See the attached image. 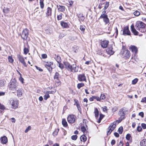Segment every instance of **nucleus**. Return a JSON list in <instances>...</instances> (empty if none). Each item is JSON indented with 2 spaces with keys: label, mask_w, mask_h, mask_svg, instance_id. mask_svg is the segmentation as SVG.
<instances>
[{
  "label": "nucleus",
  "mask_w": 146,
  "mask_h": 146,
  "mask_svg": "<svg viewBox=\"0 0 146 146\" xmlns=\"http://www.w3.org/2000/svg\"><path fill=\"white\" fill-rule=\"evenodd\" d=\"M93 98H94V99H96L97 100L100 101V98L99 97H97L96 96H93Z\"/></svg>",
  "instance_id": "nucleus-55"
},
{
  "label": "nucleus",
  "mask_w": 146,
  "mask_h": 146,
  "mask_svg": "<svg viewBox=\"0 0 146 146\" xmlns=\"http://www.w3.org/2000/svg\"><path fill=\"white\" fill-rule=\"evenodd\" d=\"M47 56L46 54H43L42 55V57L43 58H47Z\"/></svg>",
  "instance_id": "nucleus-58"
},
{
  "label": "nucleus",
  "mask_w": 146,
  "mask_h": 146,
  "mask_svg": "<svg viewBox=\"0 0 146 146\" xmlns=\"http://www.w3.org/2000/svg\"><path fill=\"white\" fill-rule=\"evenodd\" d=\"M78 79L80 82H86V78L84 74H79L78 76Z\"/></svg>",
  "instance_id": "nucleus-11"
},
{
  "label": "nucleus",
  "mask_w": 146,
  "mask_h": 146,
  "mask_svg": "<svg viewBox=\"0 0 146 146\" xmlns=\"http://www.w3.org/2000/svg\"><path fill=\"white\" fill-rule=\"evenodd\" d=\"M123 35H130V32L128 27H126L124 28L123 31Z\"/></svg>",
  "instance_id": "nucleus-12"
},
{
  "label": "nucleus",
  "mask_w": 146,
  "mask_h": 146,
  "mask_svg": "<svg viewBox=\"0 0 146 146\" xmlns=\"http://www.w3.org/2000/svg\"><path fill=\"white\" fill-rule=\"evenodd\" d=\"M109 5V2L106 1L104 7V11L102 12V14L101 15V18L103 19V21L105 23V24H108L109 23V19L108 18V15L106 14V12L105 11V9L108 8Z\"/></svg>",
  "instance_id": "nucleus-2"
},
{
  "label": "nucleus",
  "mask_w": 146,
  "mask_h": 146,
  "mask_svg": "<svg viewBox=\"0 0 146 146\" xmlns=\"http://www.w3.org/2000/svg\"><path fill=\"white\" fill-rule=\"evenodd\" d=\"M59 131V129H55L53 133V136H56L58 134V133Z\"/></svg>",
  "instance_id": "nucleus-30"
},
{
  "label": "nucleus",
  "mask_w": 146,
  "mask_h": 146,
  "mask_svg": "<svg viewBox=\"0 0 146 146\" xmlns=\"http://www.w3.org/2000/svg\"><path fill=\"white\" fill-rule=\"evenodd\" d=\"M17 86L16 80L15 79H13L9 85V89L12 91H16Z\"/></svg>",
  "instance_id": "nucleus-4"
},
{
  "label": "nucleus",
  "mask_w": 146,
  "mask_h": 146,
  "mask_svg": "<svg viewBox=\"0 0 146 146\" xmlns=\"http://www.w3.org/2000/svg\"><path fill=\"white\" fill-rule=\"evenodd\" d=\"M141 125L143 129H145L146 128V124H145L143 123H142L141 124Z\"/></svg>",
  "instance_id": "nucleus-56"
},
{
  "label": "nucleus",
  "mask_w": 146,
  "mask_h": 146,
  "mask_svg": "<svg viewBox=\"0 0 146 146\" xmlns=\"http://www.w3.org/2000/svg\"><path fill=\"white\" fill-rule=\"evenodd\" d=\"M123 127H120L118 129V131L119 132V133L121 134L123 132Z\"/></svg>",
  "instance_id": "nucleus-37"
},
{
  "label": "nucleus",
  "mask_w": 146,
  "mask_h": 146,
  "mask_svg": "<svg viewBox=\"0 0 146 146\" xmlns=\"http://www.w3.org/2000/svg\"><path fill=\"white\" fill-rule=\"evenodd\" d=\"M146 25L142 22L137 21L135 25L137 30L142 33H144L146 31Z\"/></svg>",
  "instance_id": "nucleus-3"
},
{
  "label": "nucleus",
  "mask_w": 146,
  "mask_h": 146,
  "mask_svg": "<svg viewBox=\"0 0 146 146\" xmlns=\"http://www.w3.org/2000/svg\"><path fill=\"white\" fill-rule=\"evenodd\" d=\"M133 14L135 15L138 16L140 15V13L138 11H136L134 12Z\"/></svg>",
  "instance_id": "nucleus-35"
},
{
  "label": "nucleus",
  "mask_w": 146,
  "mask_h": 146,
  "mask_svg": "<svg viewBox=\"0 0 146 146\" xmlns=\"http://www.w3.org/2000/svg\"><path fill=\"white\" fill-rule=\"evenodd\" d=\"M139 115L141 116V117H143L144 113H143V112H140L139 113Z\"/></svg>",
  "instance_id": "nucleus-60"
},
{
  "label": "nucleus",
  "mask_w": 146,
  "mask_h": 146,
  "mask_svg": "<svg viewBox=\"0 0 146 146\" xmlns=\"http://www.w3.org/2000/svg\"><path fill=\"white\" fill-rule=\"evenodd\" d=\"M81 131L84 133L86 131V129L84 126H83L81 127Z\"/></svg>",
  "instance_id": "nucleus-46"
},
{
  "label": "nucleus",
  "mask_w": 146,
  "mask_h": 146,
  "mask_svg": "<svg viewBox=\"0 0 146 146\" xmlns=\"http://www.w3.org/2000/svg\"><path fill=\"white\" fill-rule=\"evenodd\" d=\"M54 58L58 63L60 62L61 61V59L60 57L58 55H55Z\"/></svg>",
  "instance_id": "nucleus-23"
},
{
  "label": "nucleus",
  "mask_w": 146,
  "mask_h": 146,
  "mask_svg": "<svg viewBox=\"0 0 146 146\" xmlns=\"http://www.w3.org/2000/svg\"><path fill=\"white\" fill-rule=\"evenodd\" d=\"M115 141L113 139L112 140L111 142V144L112 145H113L115 143Z\"/></svg>",
  "instance_id": "nucleus-62"
},
{
  "label": "nucleus",
  "mask_w": 146,
  "mask_h": 146,
  "mask_svg": "<svg viewBox=\"0 0 146 146\" xmlns=\"http://www.w3.org/2000/svg\"><path fill=\"white\" fill-rule=\"evenodd\" d=\"M47 10V12L46 13L47 17L51 16L52 15V9L50 7H48Z\"/></svg>",
  "instance_id": "nucleus-18"
},
{
  "label": "nucleus",
  "mask_w": 146,
  "mask_h": 146,
  "mask_svg": "<svg viewBox=\"0 0 146 146\" xmlns=\"http://www.w3.org/2000/svg\"><path fill=\"white\" fill-rule=\"evenodd\" d=\"M94 113H95L96 118L97 119L98 118L99 115V111L97 108H95Z\"/></svg>",
  "instance_id": "nucleus-22"
},
{
  "label": "nucleus",
  "mask_w": 146,
  "mask_h": 146,
  "mask_svg": "<svg viewBox=\"0 0 146 146\" xmlns=\"http://www.w3.org/2000/svg\"><path fill=\"white\" fill-rule=\"evenodd\" d=\"M61 25L62 27L64 28H68L69 27L68 24L63 21L61 22Z\"/></svg>",
  "instance_id": "nucleus-21"
},
{
  "label": "nucleus",
  "mask_w": 146,
  "mask_h": 146,
  "mask_svg": "<svg viewBox=\"0 0 146 146\" xmlns=\"http://www.w3.org/2000/svg\"><path fill=\"white\" fill-rule=\"evenodd\" d=\"M117 108L116 107H114L112 108V111L113 112H115L117 110Z\"/></svg>",
  "instance_id": "nucleus-53"
},
{
  "label": "nucleus",
  "mask_w": 146,
  "mask_h": 146,
  "mask_svg": "<svg viewBox=\"0 0 146 146\" xmlns=\"http://www.w3.org/2000/svg\"><path fill=\"white\" fill-rule=\"evenodd\" d=\"M129 50L135 54H136L137 52V47L134 45H131L129 47Z\"/></svg>",
  "instance_id": "nucleus-15"
},
{
  "label": "nucleus",
  "mask_w": 146,
  "mask_h": 146,
  "mask_svg": "<svg viewBox=\"0 0 146 146\" xmlns=\"http://www.w3.org/2000/svg\"><path fill=\"white\" fill-rule=\"evenodd\" d=\"M59 74L57 72H56L54 76V79H56L57 80H58L59 78Z\"/></svg>",
  "instance_id": "nucleus-31"
},
{
  "label": "nucleus",
  "mask_w": 146,
  "mask_h": 146,
  "mask_svg": "<svg viewBox=\"0 0 146 146\" xmlns=\"http://www.w3.org/2000/svg\"><path fill=\"white\" fill-rule=\"evenodd\" d=\"M64 65L65 66L66 68L68 70L70 71L71 69L72 65H70L68 62H64Z\"/></svg>",
  "instance_id": "nucleus-17"
},
{
  "label": "nucleus",
  "mask_w": 146,
  "mask_h": 146,
  "mask_svg": "<svg viewBox=\"0 0 146 146\" xmlns=\"http://www.w3.org/2000/svg\"><path fill=\"white\" fill-rule=\"evenodd\" d=\"M77 138V136L76 135H73L71 137L72 139L74 140L76 139Z\"/></svg>",
  "instance_id": "nucleus-45"
},
{
  "label": "nucleus",
  "mask_w": 146,
  "mask_h": 146,
  "mask_svg": "<svg viewBox=\"0 0 146 146\" xmlns=\"http://www.w3.org/2000/svg\"><path fill=\"white\" fill-rule=\"evenodd\" d=\"M3 11L4 13H7L9 12V8H7L5 9H3Z\"/></svg>",
  "instance_id": "nucleus-50"
},
{
  "label": "nucleus",
  "mask_w": 146,
  "mask_h": 146,
  "mask_svg": "<svg viewBox=\"0 0 146 146\" xmlns=\"http://www.w3.org/2000/svg\"><path fill=\"white\" fill-rule=\"evenodd\" d=\"M50 97L49 95L48 94H45L44 96V98L45 100H46L47 99Z\"/></svg>",
  "instance_id": "nucleus-40"
},
{
  "label": "nucleus",
  "mask_w": 146,
  "mask_h": 146,
  "mask_svg": "<svg viewBox=\"0 0 146 146\" xmlns=\"http://www.w3.org/2000/svg\"><path fill=\"white\" fill-rule=\"evenodd\" d=\"M19 80L23 84L24 83V79L22 77V76H20L19 78Z\"/></svg>",
  "instance_id": "nucleus-47"
},
{
  "label": "nucleus",
  "mask_w": 146,
  "mask_h": 146,
  "mask_svg": "<svg viewBox=\"0 0 146 146\" xmlns=\"http://www.w3.org/2000/svg\"><path fill=\"white\" fill-rule=\"evenodd\" d=\"M131 31L132 33L134 35H138V32L136 30L134 27V26L132 25L131 26Z\"/></svg>",
  "instance_id": "nucleus-20"
},
{
  "label": "nucleus",
  "mask_w": 146,
  "mask_h": 146,
  "mask_svg": "<svg viewBox=\"0 0 146 146\" xmlns=\"http://www.w3.org/2000/svg\"><path fill=\"white\" fill-rule=\"evenodd\" d=\"M131 137L130 135L129 134H127L126 136V138L127 139L129 140H130Z\"/></svg>",
  "instance_id": "nucleus-44"
},
{
  "label": "nucleus",
  "mask_w": 146,
  "mask_h": 146,
  "mask_svg": "<svg viewBox=\"0 0 146 146\" xmlns=\"http://www.w3.org/2000/svg\"><path fill=\"white\" fill-rule=\"evenodd\" d=\"M17 58L19 59V60L25 66H27V65L25 62V61L23 57L21 56L18 55L17 56Z\"/></svg>",
  "instance_id": "nucleus-13"
},
{
  "label": "nucleus",
  "mask_w": 146,
  "mask_h": 146,
  "mask_svg": "<svg viewBox=\"0 0 146 146\" xmlns=\"http://www.w3.org/2000/svg\"><path fill=\"white\" fill-rule=\"evenodd\" d=\"M80 140L84 142L87 140V137L84 135H82L80 137Z\"/></svg>",
  "instance_id": "nucleus-26"
},
{
  "label": "nucleus",
  "mask_w": 146,
  "mask_h": 146,
  "mask_svg": "<svg viewBox=\"0 0 146 146\" xmlns=\"http://www.w3.org/2000/svg\"><path fill=\"white\" fill-rule=\"evenodd\" d=\"M125 111V109L123 108H121L119 110L118 113V114L120 116L119 120L114 121L111 124L110 126L108 128V131L107 132V135L110 134L112 131L115 128L116 124L117 121H118V123H119L125 118V114L124 113Z\"/></svg>",
  "instance_id": "nucleus-1"
},
{
  "label": "nucleus",
  "mask_w": 146,
  "mask_h": 146,
  "mask_svg": "<svg viewBox=\"0 0 146 146\" xmlns=\"http://www.w3.org/2000/svg\"><path fill=\"white\" fill-rule=\"evenodd\" d=\"M31 126H29L25 129V132L26 133H27L29 130H31Z\"/></svg>",
  "instance_id": "nucleus-42"
},
{
  "label": "nucleus",
  "mask_w": 146,
  "mask_h": 146,
  "mask_svg": "<svg viewBox=\"0 0 146 146\" xmlns=\"http://www.w3.org/2000/svg\"><path fill=\"white\" fill-rule=\"evenodd\" d=\"M142 129L141 127V126H138L137 127V130L139 131H141Z\"/></svg>",
  "instance_id": "nucleus-59"
},
{
  "label": "nucleus",
  "mask_w": 146,
  "mask_h": 146,
  "mask_svg": "<svg viewBox=\"0 0 146 146\" xmlns=\"http://www.w3.org/2000/svg\"><path fill=\"white\" fill-rule=\"evenodd\" d=\"M29 31L27 29H25L23 30L21 35V37L24 40H26L28 36Z\"/></svg>",
  "instance_id": "nucleus-9"
},
{
  "label": "nucleus",
  "mask_w": 146,
  "mask_h": 146,
  "mask_svg": "<svg viewBox=\"0 0 146 146\" xmlns=\"http://www.w3.org/2000/svg\"><path fill=\"white\" fill-rule=\"evenodd\" d=\"M71 69L70 72H77L78 70V67L75 64H73L72 65Z\"/></svg>",
  "instance_id": "nucleus-14"
},
{
  "label": "nucleus",
  "mask_w": 146,
  "mask_h": 146,
  "mask_svg": "<svg viewBox=\"0 0 146 146\" xmlns=\"http://www.w3.org/2000/svg\"><path fill=\"white\" fill-rule=\"evenodd\" d=\"M106 99V96L104 94H101V100H104Z\"/></svg>",
  "instance_id": "nucleus-48"
},
{
  "label": "nucleus",
  "mask_w": 146,
  "mask_h": 146,
  "mask_svg": "<svg viewBox=\"0 0 146 146\" xmlns=\"http://www.w3.org/2000/svg\"><path fill=\"white\" fill-rule=\"evenodd\" d=\"M76 117L74 115H69L67 118V120L69 123H74L75 121Z\"/></svg>",
  "instance_id": "nucleus-8"
},
{
  "label": "nucleus",
  "mask_w": 146,
  "mask_h": 146,
  "mask_svg": "<svg viewBox=\"0 0 146 146\" xmlns=\"http://www.w3.org/2000/svg\"><path fill=\"white\" fill-rule=\"evenodd\" d=\"M17 95L19 97L21 96L22 94V90H17Z\"/></svg>",
  "instance_id": "nucleus-32"
},
{
  "label": "nucleus",
  "mask_w": 146,
  "mask_h": 146,
  "mask_svg": "<svg viewBox=\"0 0 146 146\" xmlns=\"http://www.w3.org/2000/svg\"><path fill=\"white\" fill-rule=\"evenodd\" d=\"M109 43V42L107 40H104L101 42V46L104 48H106Z\"/></svg>",
  "instance_id": "nucleus-16"
},
{
  "label": "nucleus",
  "mask_w": 146,
  "mask_h": 146,
  "mask_svg": "<svg viewBox=\"0 0 146 146\" xmlns=\"http://www.w3.org/2000/svg\"><path fill=\"white\" fill-rule=\"evenodd\" d=\"M138 79L136 78L132 81V84H135L138 82Z\"/></svg>",
  "instance_id": "nucleus-34"
},
{
  "label": "nucleus",
  "mask_w": 146,
  "mask_h": 146,
  "mask_svg": "<svg viewBox=\"0 0 146 146\" xmlns=\"http://www.w3.org/2000/svg\"><path fill=\"white\" fill-rule=\"evenodd\" d=\"M0 109L4 110L5 109V108L4 105L0 104Z\"/></svg>",
  "instance_id": "nucleus-51"
},
{
  "label": "nucleus",
  "mask_w": 146,
  "mask_h": 146,
  "mask_svg": "<svg viewBox=\"0 0 146 146\" xmlns=\"http://www.w3.org/2000/svg\"><path fill=\"white\" fill-rule=\"evenodd\" d=\"M85 26L83 25H81L80 26V29L82 31V33H84L85 29Z\"/></svg>",
  "instance_id": "nucleus-29"
},
{
  "label": "nucleus",
  "mask_w": 146,
  "mask_h": 146,
  "mask_svg": "<svg viewBox=\"0 0 146 146\" xmlns=\"http://www.w3.org/2000/svg\"><path fill=\"white\" fill-rule=\"evenodd\" d=\"M62 123L63 125L65 127H66L67 126V122L64 119H62Z\"/></svg>",
  "instance_id": "nucleus-28"
},
{
  "label": "nucleus",
  "mask_w": 146,
  "mask_h": 146,
  "mask_svg": "<svg viewBox=\"0 0 146 146\" xmlns=\"http://www.w3.org/2000/svg\"><path fill=\"white\" fill-rule=\"evenodd\" d=\"M76 15L78 17L79 19L81 17L83 16V14L82 13H80L78 14L77 13Z\"/></svg>",
  "instance_id": "nucleus-49"
},
{
  "label": "nucleus",
  "mask_w": 146,
  "mask_h": 146,
  "mask_svg": "<svg viewBox=\"0 0 146 146\" xmlns=\"http://www.w3.org/2000/svg\"><path fill=\"white\" fill-rule=\"evenodd\" d=\"M8 58L9 62H10V63L13 62V60L12 57H11V56H9L8 57Z\"/></svg>",
  "instance_id": "nucleus-39"
},
{
  "label": "nucleus",
  "mask_w": 146,
  "mask_h": 146,
  "mask_svg": "<svg viewBox=\"0 0 146 146\" xmlns=\"http://www.w3.org/2000/svg\"><path fill=\"white\" fill-rule=\"evenodd\" d=\"M114 53V52L113 50L112 47L111 46H110L106 49L105 53L104 54L102 53L101 55H102L104 57H105L106 56V54L111 55L113 54Z\"/></svg>",
  "instance_id": "nucleus-6"
},
{
  "label": "nucleus",
  "mask_w": 146,
  "mask_h": 146,
  "mask_svg": "<svg viewBox=\"0 0 146 146\" xmlns=\"http://www.w3.org/2000/svg\"><path fill=\"white\" fill-rule=\"evenodd\" d=\"M1 143L2 144H6L7 142V138L5 136L1 137Z\"/></svg>",
  "instance_id": "nucleus-19"
},
{
  "label": "nucleus",
  "mask_w": 146,
  "mask_h": 146,
  "mask_svg": "<svg viewBox=\"0 0 146 146\" xmlns=\"http://www.w3.org/2000/svg\"><path fill=\"white\" fill-rule=\"evenodd\" d=\"M121 52H122V55L125 57H126L127 58H129L131 54L130 52L126 49H122Z\"/></svg>",
  "instance_id": "nucleus-7"
},
{
  "label": "nucleus",
  "mask_w": 146,
  "mask_h": 146,
  "mask_svg": "<svg viewBox=\"0 0 146 146\" xmlns=\"http://www.w3.org/2000/svg\"><path fill=\"white\" fill-rule=\"evenodd\" d=\"M141 146H146V139H144L141 140L140 142Z\"/></svg>",
  "instance_id": "nucleus-25"
},
{
  "label": "nucleus",
  "mask_w": 146,
  "mask_h": 146,
  "mask_svg": "<svg viewBox=\"0 0 146 146\" xmlns=\"http://www.w3.org/2000/svg\"><path fill=\"white\" fill-rule=\"evenodd\" d=\"M84 19H85L84 17V16H83L82 17H81L79 19V20H80L82 21H84Z\"/></svg>",
  "instance_id": "nucleus-61"
},
{
  "label": "nucleus",
  "mask_w": 146,
  "mask_h": 146,
  "mask_svg": "<svg viewBox=\"0 0 146 146\" xmlns=\"http://www.w3.org/2000/svg\"><path fill=\"white\" fill-rule=\"evenodd\" d=\"M53 65V63L52 62H47L45 64V66L50 72H51L52 70V65Z\"/></svg>",
  "instance_id": "nucleus-10"
},
{
  "label": "nucleus",
  "mask_w": 146,
  "mask_h": 146,
  "mask_svg": "<svg viewBox=\"0 0 146 146\" xmlns=\"http://www.w3.org/2000/svg\"><path fill=\"white\" fill-rule=\"evenodd\" d=\"M123 143L121 141L118 145V146H123Z\"/></svg>",
  "instance_id": "nucleus-63"
},
{
  "label": "nucleus",
  "mask_w": 146,
  "mask_h": 146,
  "mask_svg": "<svg viewBox=\"0 0 146 146\" xmlns=\"http://www.w3.org/2000/svg\"><path fill=\"white\" fill-rule=\"evenodd\" d=\"M5 84V82L3 80H0V86H3Z\"/></svg>",
  "instance_id": "nucleus-41"
},
{
  "label": "nucleus",
  "mask_w": 146,
  "mask_h": 146,
  "mask_svg": "<svg viewBox=\"0 0 146 146\" xmlns=\"http://www.w3.org/2000/svg\"><path fill=\"white\" fill-rule=\"evenodd\" d=\"M58 64H59V66H58L60 68L62 69V68H64V66H63V64H62L61 63H60V62L58 63Z\"/></svg>",
  "instance_id": "nucleus-52"
},
{
  "label": "nucleus",
  "mask_w": 146,
  "mask_h": 146,
  "mask_svg": "<svg viewBox=\"0 0 146 146\" xmlns=\"http://www.w3.org/2000/svg\"><path fill=\"white\" fill-rule=\"evenodd\" d=\"M84 84L83 83H79L77 84V88L78 89H80L81 87L84 86Z\"/></svg>",
  "instance_id": "nucleus-33"
},
{
  "label": "nucleus",
  "mask_w": 146,
  "mask_h": 146,
  "mask_svg": "<svg viewBox=\"0 0 146 146\" xmlns=\"http://www.w3.org/2000/svg\"><path fill=\"white\" fill-rule=\"evenodd\" d=\"M103 111L106 113H107V108L106 106H104L102 108Z\"/></svg>",
  "instance_id": "nucleus-43"
},
{
  "label": "nucleus",
  "mask_w": 146,
  "mask_h": 146,
  "mask_svg": "<svg viewBox=\"0 0 146 146\" xmlns=\"http://www.w3.org/2000/svg\"><path fill=\"white\" fill-rule=\"evenodd\" d=\"M9 104L12 109L15 110L18 108L19 102L17 100L12 99L9 100Z\"/></svg>",
  "instance_id": "nucleus-5"
},
{
  "label": "nucleus",
  "mask_w": 146,
  "mask_h": 146,
  "mask_svg": "<svg viewBox=\"0 0 146 146\" xmlns=\"http://www.w3.org/2000/svg\"><path fill=\"white\" fill-rule=\"evenodd\" d=\"M29 49L26 48H24V53L25 54H27L29 52Z\"/></svg>",
  "instance_id": "nucleus-36"
},
{
  "label": "nucleus",
  "mask_w": 146,
  "mask_h": 146,
  "mask_svg": "<svg viewBox=\"0 0 146 146\" xmlns=\"http://www.w3.org/2000/svg\"><path fill=\"white\" fill-rule=\"evenodd\" d=\"M76 105L78 110L79 111L80 110H81V108L80 105L79 104H76Z\"/></svg>",
  "instance_id": "nucleus-57"
},
{
  "label": "nucleus",
  "mask_w": 146,
  "mask_h": 146,
  "mask_svg": "<svg viewBox=\"0 0 146 146\" xmlns=\"http://www.w3.org/2000/svg\"><path fill=\"white\" fill-rule=\"evenodd\" d=\"M57 7L58 10L61 12H63L65 10V7L64 6L59 5V6L57 5Z\"/></svg>",
  "instance_id": "nucleus-24"
},
{
  "label": "nucleus",
  "mask_w": 146,
  "mask_h": 146,
  "mask_svg": "<svg viewBox=\"0 0 146 146\" xmlns=\"http://www.w3.org/2000/svg\"><path fill=\"white\" fill-rule=\"evenodd\" d=\"M62 13H60L57 16V18L58 20H60L62 19Z\"/></svg>",
  "instance_id": "nucleus-38"
},
{
  "label": "nucleus",
  "mask_w": 146,
  "mask_h": 146,
  "mask_svg": "<svg viewBox=\"0 0 146 146\" xmlns=\"http://www.w3.org/2000/svg\"><path fill=\"white\" fill-rule=\"evenodd\" d=\"M44 0H40V7L41 9H43L44 6V4L43 3Z\"/></svg>",
  "instance_id": "nucleus-27"
},
{
  "label": "nucleus",
  "mask_w": 146,
  "mask_h": 146,
  "mask_svg": "<svg viewBox=\"0 0 146 146\" xmlns=\"http://www.w3.org/2000/svg\"><path fill=\"white\" fill-rule=\"evenodd\" d=\"M141 102L146 103V97L143 98L141 101Z\"/></svg>",
  "instance_id": "nucleus-54"
},
{
  "label": "nucleus",
  "mask_w": 146,
  "mask_h": 146,
  "mask_svg": "<svg viewBox=\"0 0 146 146\" xmlns=\"http://www.w3.org/2000/svg\"><path fill=\"white\" fill-rule=\"evenodd\" d=\"M114 135L115 137H118L119 136V134L117 132H115L114 133Z\"/></svg>",
  "instance_id": "nucleus-64"
}]
</instances>
